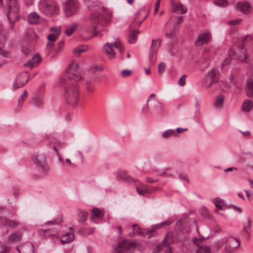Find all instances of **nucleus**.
I'll return each instance as SVG.
<instances>
[{
    "label": "nucleus",
    "instance_id": "44",
    "mask_svg": "<svg viewBox=\"0 0 253 253\" xmlns=\"http://www.w3.org/2000/svg\"><path fill=\"white\" fill-rule=\"evenodd\" d=\"M166 64L164 62H161L158 67V71L160 74H162L165 72Z\"/></svg>",
    "mask_w": 253,
    "mask_h": 253
},
{
    "label": "nucleus",
    "instance_id": "26",
    "mask_svg": "<svg viewBox=\"0 0 253 253\" xmlns=\"http://www.w3.org/2000/svg\"><path fill=\"white\" fill-rule=\"evenodd\" d=\"M41 60V58H40L39 55L37 54V55H35L34 56H33L31 60L27 62L24 64V66L32 68L35 64L40 62Z\"/></svg>",
    "mask_w": 253,
    "mask_h": 253
},
{
    "label": "nucleus",
    "instance_id": "17",
    "mask_svg": "<svg viewBox=\"0 0 253 253\" xmlns=\"http://www.w3.org/2000/svg\"><path fill=\"white\" fill-rule=\"evenodd\" d=\"M237 8L238 10L245 14L251 13L252 7L247 2L239 3L237 4Z\"/></svg>",
    "mask_w": 253,
    "mask_h": 253
},
{
    "label": "nucleus",
    "instance_id": "55",
    "mask_svg": "<svg viewBox=\"0 0 253 253\" xmlns=\"http://www.w3.org/2000/svg\"><path fill=\"white\" fill-rule=\"evenodd\" d=\"M146 180L148 183H155V182H157L158 181V179L154 180V179H153L152 178L147 177L146 178Z\"/></svg>",
    "mask_w": 253,
    "mask_h": 253
},
{
    "label": "nucleus",
    "instance_id": "20",
    "mask_svg": "<svg viewBox=\"0 0 253 253\" xmlns=\"http://www.w3.org/2000/svg\"><path fill=\"white\" fill-rule=\"evenodd\" d=\"M172 9L174 12H179L180 11L182 14H184L187 12L186 7L180 3H172Z\"/></svg>",
    "mask_w": 253,
    "mask_h": 253
},
{
    "label": "nucleus",
    "instance_id": "16",
    "mask_svg": "<svg viewBox=\"0 0 253 253\" xmlns=\"http://www.w3.org/2000/svg\"><path fill=\"white\" fill-rule=\"evenodd\" d=\"M173 235L172 233H168L165 237L162 244L157 246L158 250H161L164 246H169V245L174 243L173 239Z\"/></svg>",
    "mask_w": 253,
    "mask_h": 253
},
{
    "label": "nucleus",
    "instance_id": "48",
    "mask_svg": "<svg viewBox=\"0 0 253 253\" xmlns=\"http://www.w3.org/2000/svg\"><path fill=\"white\" fill-rule=\"evenodd\" d=\"M50 31L52 33H54L55 34H58V36H59L60 34V27H51L50 28Z\"/></svg>",
    "mask_w": 253,
    "mask_h": 253
},
{
    "label": "nucleus",
    "instance_id": "64",
    "mask_svg": "<svg viewBox=\"0 0 253 253\" xmlns=\"http://www.w3.org/2000/svg\"><path fill=\"white\" fill-rule=\"evenodd\" d=\"M34 0H24L25 3L27 5H31L33 3Z\"/></svg>",
    "mask_w": 253,
    "mask_h": 253
},
{
    "label": "nucleus",
    "instance_id": "38",
    "mask_svg": "<svg viewBox=\"0 0 253 253\" xmlns=\"http://www.w3.org/2000/svg\"><path fill=\"white\" fill-rule=\"evenodd\" d=\"M157 51L154 49L150 48V53L149 55V60L151 63L155 62L156 58Z\"/></svg>",
    "mask_w": 253,
    "mask_h": 253
},
{
    "label": "nucleus",
    "instance_id": "15",
    "mask_svg": "<svg viewBox=\"0 0 253 253\" xmlns=\"http://www.w3.org/2000/svg\"><path fill=\"white\" fill-rule=\"evenodd\" d=\"M203 241V239H198L194 237L192 239L193 243L198 247L196 250V253H210V249L208 246L200 245V243Z\"/></svg>",
    "mask_w": 253,
    "mask_h": 253
},
{
    "label": "nucleus",
    "instance_id": "6",
    "mask_svg": "<svg viewBox=\"0 0 253 253\" xmlns=\"http://www.w3.org/2000/svg\"><path fill=\"white\" fill-rule=\"evenodd\" d=\"M135 242L127 239L118 243V245L113 250V253H133L136 248Z\"/></svg>",
    "mask_w": 253,
    "mask_h": 253
},
{
    "label": "nucleus",
    "instance_id": "39",
    "mask_svg": "<svg viewBox=\"0 0 253 253\" xmlns=\"http://www.w3.org/2000/svg\"><path fill=\"white\" fill-rule=\"evenodd\" d=\"M224 100V96L223 95L217 96L215 101V106L216 107H220L223 104Z\"/></svg>",
    "mask_w": 253,
    "mask_h": 253
},
{
    "label": "nucleus",
    "instance_id": "1",
    "mask_svg": "<svg viewBox=\"0 0 253 253\" xmlns=\"http://www.w3.org/2000/svg\"><path fill=\"white\" fill-rule=\"evenodd\" d=\"M78 64L72 62L69 65L67 72L63 75L59 81V84L64 87V96L67 104L76 105L79 100V93L77 86L73 84L72 81H80L82 77L78 71Z\"/></svg>",
    "mask_w": 253,
    "mask_h": 253
},
{
    "label": "nucleus",
    "instance_id": "43",
    "mask_svg": "<svg viewBox=\"0 0 253 253\" xmlns=\"http://www.w3.org/2000/svg\"><path fill=\"white\" fill-rule=\"evenodd\" d=\"M62 218H59L56 219H55L53 221H48L45 223V225H58L59 223L61 222Z\"/></svg>",
    "mask_w": 253,
    "mask_h": 253
},
{
    "label": "nucleus",
    "instance_id": "63",
    "mask_svg": "<svg viewBox=\"0 0 253 253\" xmlns=\"http://www.w3.org/2000/svg\"><path fill=\"white\" fill-rule=\"evenodd\" d=\"M183 21V16H179L177 18V20L176 24H180Z\"/></svg>",
    "mask_w": 253,
    "mask_h": 253
},
{
    "label": "nucleus",
    "instance_id": "32",
    "mask_svg": "<svg viewBox=\"0 0 253 253\" xmlns=\"http://www.w3.org/2000/svg\"><path fill=\"white\" fill-rule=\"evenodd\" d=\"M21 234L12 233L9 236L8 240L9 242H19L21 240Z\"/></svg>",
    "mask_w": 253,
    "mask_h": 253
},
{
    "label": "nucleus",
    "instance_id": "22",
    "mask_svg": "<svg viewBox=\"0 0 253 253\" xmlns=\"http://www.w3.org/2000/svg\"><path fill=\"white\" fill-rule=\"evenodd\" d=\"M28 21L32 24H38L40 23V18L39 15L34 12L31 13L28 17Z\"/></svg>",
    "mask_w": 253,
    "mask_h": 253
},
{
    "label": "nucleus",
    "instance_id": "4",
    "mask_svg": "<svg viewBox=\"0 0 253 253\" xmlns=\"http://www.w3.org/2000/svg\"><path fill=\"white\" fill-rule=\"evenodd\" d=\"M171 223V221L170 220H167L159 224L153 225L150 229L139 228V231H137V232L139 235L150 238L157 234V229L165 228L169 226Z\"/></svg>",
    "mask_w": 253,
    "mask_h": 253
},
{
    "label": "nucleus",
    "instance_id": "11",
    "mask_svg": "<svg viewBox=\"0 0 253 253\" xmlns=\"http://www.w3.org/2000/svg\"><path fill=\"white\" fill-rule=\"evenodd\" d=\"M27 73V72H24L17 75L13 84V89L15 90L22 87L27 84L29 80V78L26 76Z\"/></svg>",
    "mask_w": 253,
    "mask_h": 253
},
{
    "label": "nucleus",
    "instance_id": "18",
    "mask_svg": "<svg viewBox=\"0 0 253 253\" xmlns=\"http://www.w3.org/2000/svg\"><path fill=\"white\" fill-rule=\"evenodd\" d=\"M44 232V236L46 238H53L54 237H56L59 232V229L57 227L53 228L46 229L42 230Z\"/></svg>",
    "mask_w": 253,
    "mask_h": 253
},
{
    "label": "nucleus",
    "instance_id": "53",
    "mask_svg": "<svg viewBox=\"0 0 253 253\" xmlns=\"http://www.w3.org/2000/svg\"><path fill=\"white\" fill-rule=\"evenodd\" d=\"M8 21V22L9 23V28L11 30H12L14 27V23L17 21V20H9V19H7Z\"/></svg>",
    "mask_w": 253,
    "mask_h": 253
},
{
    "label": "nucleus",
    "instance_id": "7",
    "mask_svg": "<svg viewBox=\"0 0 253 253\" xmlns=\"http://www.w3.org/2000/svg\"><path fill=\"white\" fill-rule=\"evenodd\" d=\"M39 9L46 15H51L56 10V2L52 0H41L38 3Z\"/></svg>",
    "mask_w": 253,
    "mask_h": 253
},
{
    "label": "nucleus",
    "instance_id": "54",
    "mask_svg": "<svg viewBox=\"0 0 253 253\" xmlns=\"http://www.w3.org/2000/svg\"><path fill=\"white\" fill-rule=\"evenodd\" d=\"M174 28H173L172 30L170 31L169 33L167 32L166 33L167 36L170 38H173L174 36Z\"/></svg>",
    "mask_w": 253,
    "mask_h": 253
},
{
    "label": "nucleus",
    "instance_id": "33",
    "mask_svg": "<svg viewBox=\"0 0 253 253\" xmlns=\"http://www.w3.org/2000/svg\"><path fill=\"white\" fill-rule=\"evenodd\" d=\"M251 221H249L247 226L243 230V233L248 239L250 237L251 234Z\"/></svg>",
    "mask_w": 253,
    "mask_h": 253
},
{
    "label": "nucleus",
    "instance_id": "61",
    "mask_svg": "<svg viewBox=\"0 0 253 253\" xmlns=\"http://www.w3.org/2000/svg\"><path fill=\"white\" fill-rule=\"evenodd\" d=\"M231 61V58H226L224 59L222 66H226Z\"/></svg>",
    "mask_w": 253,
    "mask_h": 253
},
{
    "label": "nucleus",
    "instance_id": "10",
    "mask_svg": "<svg viewBox=\"0 0 253 253\" xmlns=\"http://www.w3.org/2000/svg\"><path fill=\"white\" fill-rule=\"evenodd\" d=\"M221 243L225 244L226 251L229 253L233 252L240 245L239 241L232 237H229L227 240L221 241Z\"/></svg>",
    "mask_w": 253,
    "mask_h": 253
},
{
    "label": "nucleus",
    "instance_id": "21",
    "mask_svg": "<svg viewBox=\"0 0 253 253\" xmlns=\"http://www.w3.org/2000/svg\"><path fill=\"white\" fill-rule=\"evenodd\" d=\"M242 45H239V48L243 50L245 45H253V37L247 35L241 41Z\"/></svg>",
    "mask_w": 253,
    "mask_h": 253
},
{
    "label": "nucleus",
    "instance_id": "59",
    "mask_svg": "<svg viewBox=\"0 0 253 253\" xmlns=\"http://www.w3.org/2000/svg\"><path fill=\"white\" fill-rule=\"evenodd\" d=\"M155 96V94L154 93L151 94L147 99V103L152 102V101L154 99L153 98Z\"/></svg>",
    "mask_w": 253,
    "mask_h": 253
},
{
    "label": "nucleus",
    "instance_id": "58",
    "mask_svg": "<svg viewBox=\"0 0 253 253\" xmlns=\"http://www.w3.org/2000/svg\"><path fill=\"white\" fill-rule=\"evenodd\" d=\"M64 42L63 40L60 41L58 42V48L57 50H60V49L62 48L63 45L64 44Z\"/></svg>",
    "mask_w": 253,
    "mask_h": 253
},
{
    "label": "nucleus",
    "instance_id": "41",
    "mask_svg": "<svg viewBox=\"0 0 253 253\" xmlns=\"http://www.w3.org/2000/svg\"><path fill=\"white\" fill-rule=\"evenodd\" d=\"M86 50V47H79L75 48L74 49L73 52H74V54H75L77 56H79V55L81 53L85 51Z\"/></svg>",
    "mask_w": 253,
    "mask_h": 253
},
{
    "label": "nucleus",
    "instance_id": "49",
    "mask_svg": "<svg viewBox=\"0 0 253 253\" xmlns=\"http://www.w3.org/2000/svg\"><path fill=\"white\" fill-rule=\"evenodd\" d=\"M122 76L123 77H126L130 76L132 74V71L128 70H123L122 71Z\"/></svg>",
    "mask_w": 253,
    "mask_h": 253
},
{
    "label": "nucleus",
    "instance_id": "13",
    "mask_svg": "<svg viewBox=\"0 0 253 253\" xmlns=\"http://www.w3.org/2000/svg\"><path fill=\"white\" fill-rule=\"evenodd\" d=\"M117 179L119 181H123L128 183H133L134 184L136 183H140L139 181L136 179H134L131 177L130 175L126 174L125 171L121 170L117 172L116 175Z\"/></svg>",
    "mask_w": 253,
    "mask_h": 253
},
{
    "label": "nucleus",
    "instance_id": "46",
    "mask_svg": "<svg viewBox=\"0 0 253 253\" xmlns=\"http://www.w3.org/2000/svg\"><path fill=\"white\" fill-rule=\"evenodd\" d=\"M186 77H187L186 75H183L180 77V78L179 79V80L178 81V84L179 85L183 86L185 85V80Z\"/></svg>",
    "mask_w": 253,
    "mask_h": 253
},
{
    "label": "nucleus",
    "instance_id": "14",
    "mask_svg": "<svg viewBox=\"0 0 253 253\" xmlns=\"http://www.w3.org/2000/svg\"><path fill=\"white\" fill-rule=\"evenodd\" d=\"M211 38V35L208 31L201 33L199 35L195 42V44L197 46H200L205 43H207Z\"/></svg>",
    "mask_w": 253,
    "mask_h": 253
},
{
    "label": "nucleus",
    "instance_id": "2",
    "mask_svg": "<svg viewBox=\"0 0 253 253\" xmlns=\"http://www.w3.org/2000/svg\"><path fill=\"white\" fill-rule=\"evenodd\" d=\"M111 12L104 8L93 13L90 18L91 27H84L82 29V35L85 40H90L96 36L101 31L97 26L101 24V19L107 22L111 18Z\"/></svg>",
    "mask_w": 253,
    "mask_h": 253
},
{
    "label": "nucleus",
    "instance_id": "57",
    "mask_svg": "<svg viewBox=\"0 0 253 253\" xmlns=\"http://www.w3.org/2000/svg\"><path fill=\"white\" fill-rule=\"evenodd\" d=\"M86 86L87 89L88 91L90 92L92 91V85H91V84L90 83L88 82H86Z\"/></svg>",
    "mask_w": 253,
    "mask_h": 253
},
{
    "label": "nucleus",
    "instance_id": "36",
    "mask_svg": "<svg viewBox=\"0 0 253 253\" xmlns=\"http://www.w3.org/2000/svg\"><path fill=\"white\" fill-rule=\"evenodd\" d=\"M27 96H28L27 92L26 90H25L23 92V93L21 95L20 97L19 98L18 103V105L19 106L21 107L22 106L24 101H25L26 98L27 97Z\"/></svg>",
    "mask_w": 253,
    "mask_h": 253
},
{
    "label": "nucleus",
    "instance_id": "12",
    "mask_svg": "<svg viewBox=\"0 0 253 253\" xmlns=\"http://www.w3.org/2000/svg\"><path fill=\"white\" fill-rule=\"evenodd\" d=\"M147 107L151 114L160 115L163 110L162 104L156 99H153L152 102L147 103Z\"/></svg>",
    "mask_w": 253,
    "mask_h": 253
},
{
    "label": "nucleus",
    "instance_id": "52",
    "mask_svg": "<svg viewBox=\"0 0 253 253\" xmlns=\"http://www.w3.org/2000/svg\"><path fill=\"white\" fill-rule=\"evenodd\" d=\"M156 42H159L158 46L159 47L161 45V44L162 41L160 39H157L156 40H153L152 41V44H151V47H150V48H151V49H153L152 48V47H153V46L154 45H156Z\"/></svg>",
    "mask_w": 253,
    "mask_h": 253
},
{
    "label": "nucleus",
    "instance_id": "25",
    "mask_svg": "<svg viewBox=\"0 0 253 253\" xmlns=\"http://www.w3.org/2000/svg\"><path fill=\"white\" fill-rule=\"evenodd\" d=\"M104 212L103 211L99 210L97 208H94L92 210L91 218L94 221L96 218H101L104 215Z\"/></svg>",
    "mask_w": 253,
    "mask_h": 253
},
{
    "label": "nucleus",
    "instance_id": "19",
    "mask_svg": "<svg viewBox=\"0 0 253 253\" xmlns=\"http://www.w3.org/2000/svg\"><path fill=\"white\" fill-rule=\"evenodd\" d=\"M74 239V234L71 230L70 232L64 234L60 239L61 242L63 245L68 244L73 241Z\"/></svg>",
    "mask_w": 253,
    "mask_h": 253
},
{
    "label": "nucleus",
    "instance_id": "31",
    "mask_svg": "<svg viewBox=\"0 0 253 253\" xmlns=\"http://www.w3.org/2000/svg\"><path fill=\"white\" fill-rule=\"evenodd\" d=\"M140 32L137 30L133 31L129 35L128 41L129 43H134L137 39V34H139Z\"/></svg>",
    "mask_w": 253,
    "mask_h": 253
},
{
    "label": "nucleus",
    "instance_id": "30",
    "mask_svg": "<svg viewBox=\"0 0 253 253\" xmlns=\"http://www.w3.org/2000/svg\"><path fill=\"white\" fill-rule=\"evenodd\" d=\"M78 24L75 23L66 27L65 33L68 36H70L73 33V32L77 28Z\"/></svg>",
    "mask_w": 253,
    "mask_h": 253
},
{
    "label": "nucleus",
    "instance_id": "51",
    "mask_svg": "<svg viewBox=\"0 0 253 253\" xmlns=\"http://www.w3.org/2000/svg\"><path fill=\"white\" fill-rule=\"evenodd\" d=\"M242 21V19H236V20L229 21L228 22L229 25H235L240 23V22Z\"/></svg>",
    "mask_w": 253,
    "mask_h": 253
},
{
    "label": "nucleus",
    "instance_id": "37",
    "mask_svg": "<svg viewBox=\"0 0 253 253\" xmlns=\"http://www.w3.org/2000/svg\"><path fill=\"white\" fill-rule=\"evenodd\" d=\"M32 100L33 101L34 104L37 107L41 106L42 105V99L40 97H34L33 98Z\"/></svg>",
    "mask_w": 253,
    "mask_h": 253
},
{
    "label": "nucleus",
    "instance_id": "9",
    "mask_svg": "<svg viewBox=\"0 0 253 253\" xmlns=\"http://www.w3.org/2000/svg\"><path fill=\"white\" fill-rule=\"evenodd\" d=\"M114 47L117 48L120 53L124 50V47L122 45L121 43L120 42H115L112 43L107 42L104 45L103 47L104 51L110 59H113L115 57L116 52L113 50Z\"/></svg>",
    "mask_w": 253,
    "mask_h": 253
},
{
    "label": "nucleus",
    "instance_id": "27",
    "mask_svg": "<svg viewBox=\"0 0 253 253\" xmlns=\"http://www.w3.org/2000/svg\"><path fill=\"white\" fill-rule=\"evenodd\" d=\"M253 108V102L250 99L245 100L242 104V110L244 112H249Z\"/></svg>",
    "mask_w": 253,
    "mask_h": 253
},
{
    "label": "nucleus",
    "instance_id": "28",
    "mask_svg": "<svg viewBox=\"0 0 253 253\" xmlns=\"http://www.w3.org/2000/svg\"><path fill=\"white\" fill-rule=\"evenodd\" d=\"M78 214L79 216L78 221L80 223H83L88 218V212L82 210H78Z\"/></svg>",
    "mask_w": 253,
    "mask_h": 253
},
{
    "label": "nucleus",
    "instance_id": "23",
    "mask_svg": "<svg viewBox=\"0 0 253 253\" xmlns=\"http://www.w3.org/2000/svg\"><path fill=\"white\" fill-rule=\"evenodd\" d=\"M247 95L249 97L253 98V79H250L246 83Z\"/></svg>",
    "mask_w": 253,
    "mask_h": 253
},
{
    "label": "nucleus",
    "instance_id": "50",
    "mask_svg": "<svg viewBox=\"0 0 253 253\" xmlns=\"http://www.w3.org/2000/svg\"><path fill=\"white\" fill-rule=\"evenodd\" d=\"M137 186V184H135ZM136 191L140 195H144L145 194L149 192L148 190L146 189H140L137 186L136 188Z\"/></svg>",
    "mask_w": 253,
    "mask_h": 253
},
{
    "label": "nucleus",
    "instance_id": "35",
    "mask_svg": "<svg viewBox=\"0 0 253 253\" xmlns=\"http://www.w3.org/2000/svg\"><path fill=\"white\" fill-rule=\"evenodd\" d=\"M214 203L215 206L220 210H222V207L224 205V201L219 198L214 199Z\"/></svg>",
    "mask_w": 253,
    "mask_h": 253
},
{
    "label": "nucleus",
    "instance_id": "8",
    "mask_svg": "<svg viewBox=\"0 0 253 253\" xmlns=\"http://www.w3.org/2000/svg\"><path fill=\"white\" fill-rule=\"evenodd\" d=\"M63 8L67 17L72 16L77 13L79 8L78 0H66L63 4Z\"/></svg>",
    "mask_w": 253,
    "mask_h": 253
},
{
    "label": "nucleus",
    "instance_id": "60",
    "mask_svg": "<svg viewBox=\"0 0 253 253\" xmlns=\"http://www.w3.org/2000/svg\"><path fill=\"white\" fill-rule=\"evenodd\" d=\"M188 130V129L187 128H180V127H178L176 129V131L177 132V133H181L183 131H187Z\"/></svg>",
    "mask_w": 253,
    "mask_h": 253
},
{
    "label": "nucleus",
    "instance_id": "24",
    "mask_svg": "<svg viewBox=\"0 0 253 253\" xmlns=\"http://www.w3.org/2000/svg\"><path fill=\"white\" fill-rule=\"evenodd\" d=\"M219 72L218 70L215 69H212L211 71H209L207 73L206 77L210 78L211 82H218L219 78Z\"/></svg>",
    "mask_w": 253,
    "mask_h": 253
},
{
    "label": "nucleus",
    "instance_id": "56",
    "mask_svg": "<svg viewBox=\"0 0 253 253\" xmlns=\"http://www.w3.org/2000/svg\"><path fill=\"white\" fill-rule=\"evenodd\" d=\"M179 178L183 180H185L186 181H188V179L187 177V175L184 173H180L179 175Z\"/></svg>",
    "mask_w": 253,
    "mask_h": 253
},
{
    "label": "nucleus",
    "instance_id": "3",
    "mask_svg": "<svg viewBox=\"0 0 253 253\" xmlns=\"http://www.w3.org/2000/svg\"><path fill=\"white\" fill-rule=\"evenodd\" d=\"M5 11L7 19L18 20L19 5L17 0H6Z\"/></svg>",
    "mask_w": 253,
    "mask_h": 253
},
{
    "label": "nucleus",
    "instance_id": "5",
    "mask_svg": "<svg viewBox=\"0 0 253 253\" xmlns=\"http://www.w3.org/2000/svg\"><path fill=\"white\" fill-rule=\"evenodd\" d=\"M33 163L39 168L42 171L47 173L49 170V168L47 163L46 156L42 153H36L32 157Z\"/></svg>",
    "mask_w": 253,
    "mask_h": 253
},
{
    "label": "nucleus",
    "instance_id": "62",
    "mask_svg": "<svg viewBox=\"0 0 253 253\" xmlns=\"http://www.w3.org/2000/svg\"><path fill=\"white\" fill-rule=\"evenodd\" d=\"M54 43L52 42H48L46 43V46L48 48L49 50L51 49L54 46Z\"/></svg>",
    "mask_w": 253,
    "mask_h": 253
},
{
    "label": "nucleus",
    "instance_id": "29",
    "mask_svg": "<svg viewBox=\"0 0 253 253\" xmlns=\"http://www.w3.org/2000/svg\"><path fill=\"white\" fill-rule=\"evenodd\" d=\"M4 224L10 228H15L19 224V223L16 221L11 220L7 218L4 219Z\"/></svg>",
    "mask_w": 253,
    "mask_h": 253
},
{
    "label": "nucleus",
    "instance_id": "47",
    "mask_svg": "<svg viewBox=\"0 0 253 253\" xmlns=\"http://www.w3.org/2000/svg\"><path fill=\"white\" fill-rule=\"evenodd\" d=\"M160 1H161V0H157V1L155 2V8H154V14L155 15L157 14V13L158 12L159 9L160 8Z\"/></svg>",
    "mask_w": 253,
    "mask_h": 253
},
{
    "label": "nucleus",
    "instance_id": "42",
    "mask_svg": "<svg viewBox=\"0 0 253 253\" xmlns=\"http://www.w3.org/2000/svg\"><path fill=\"white\" fill-rule=\"evenodd\" d=\"M58 34H55L54 33L49 34L47 37V40L52 42H55L59 37Z\"/></svg>",
    "mask_w": 253,
    "mask_h": 253
},
{
    "label": "nucleus",
    "instance_id": "34",
    "mask_svg": "<svg viewBox=\"0 0 253 253\" xmlns=\"http://www.w3.org/2000/svg\"><path fill=\"white\" fill-rule=\"evenodd\" d=\"M176 132L175 131L171 129H169L165 130L163 133H162V137L164 138H168L171 135H175Z\"/></svg>",
    "mask_w": 253,
    "mask_h": 253
},
{
    "label": "nucleus",
    "instance_id": "40",
    "mask_svg": "<svg viewBox=\"0 0 253 253\" xmlns=\"http://www.w3.org/2000/svg\"><path fill=\"white\" fill-rule=\"evenodd\" d=\"M214 3L220 7H225L227 5V1L226 0H215Z\"/></svg>",
    "mask_w": 253,
    "mask_h": 253
},
{
    "label": "nucleus",
    "instance_id": "45",
    "mask_svg": "<svg viewBox=\"0 0 253 253\" xmlns=\"http://www.w3.org/2000/svg\"><path fill=\"white\" fill-rule=\"evenodd\" d=\"M248 58L247 55L245 54L244 53L242 52L240 54L238 59L240 61L245 62L246 63H248L247 61H246Z\"/></svg>",
    "mask_w": 253,
    "mask_h": 253
}]
</instances>
